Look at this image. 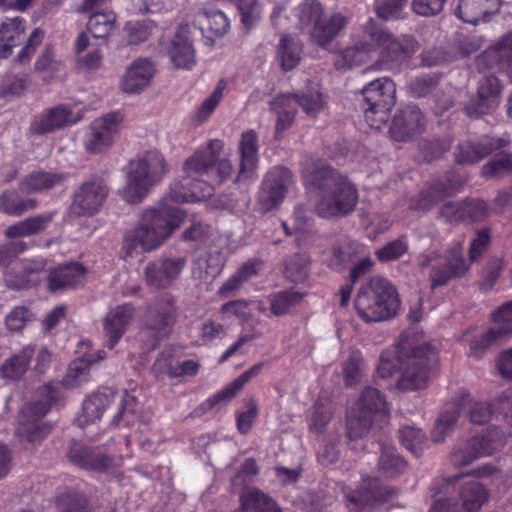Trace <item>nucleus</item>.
<instances>
[{
    "instance_id": "obj_1",
    "label": "nucleus",
    "mask_w": 512,
    "mask_h": 512,
    "mask_svg": "<svg viewBox=\"0 0 512 512\" xmlns=\"http://www.w3.org/2000/svg\"><path fill=\"white\" fill-rule=\"evenodd\" d=\"M184 200V194H177L172 190L159 201L157 206L143 210L135 226L124 234L122 250L125 256L132 257L138 253L139 248L142 252H151L179 229L186 218V213L170 202Z\"/></svg>"
},
{
    "instance_id": "obj_2",
    "label": "nucleus",
    "mask_w": 512,
    "mask_h": 512,
    "mask_svg": "<svg viewBox=\"0 0 512 512\" xmlns=\"http://www.w3.org/2000/svg\"><path fill=\"white\" fill-rule=\"evenodd\" d=\"M312 185L318 190L315 212L321 218H342L355 210L357 189L336 169L330 166L317 168L312 173Z\"/></svg>"
},
{
    "instance_id": "obj_3",
    "label": "nucleus",
    "mask_w": 512,
    "mask_h": 512,
    "mask_svg": "<svg viewBox=\"0 0 512 512\" xmlns=\"http://www.w3.org/2000/svg\"><path fill=\"white\" fill-rule=\"evenodd\" d=\"M354 305L365 322L374 323L395 317L400 308V299L389 281L373 277L360 287Z\"/></svg>"
},
{
    "instance_id": "obj_4",
    "label": "nucleus",
    "mask_w": 512,
    "mask_h": 512,
    "mask_svg": "<svg viewBox=\"0 0 512 512\" xmlns=\"http://www.w3.org/2000/svg\"><path fill=\"white\" fill-rule=\"evenodd\" d=\"M166 172L165 159L158 151H147L130 160L127 166L126 185L122 191L124 200L130 204H139Z\"/></svg>"
},
{
    "instance_id": "obj_5",
    "label": "nucleus",
    "mask_w": 512,
    "mask_h": 512,
    "mask_svg": "<svg viewBox=\"0 0 512 512\" xmlns=\"http://www.w3.org/2000/svg\"><path fill=\"white\" fill-rule=\"evenodd\" d=\"M394 360L401 371L398 389L416 390L426 386L431 367L436 362V353L427 345L412 347L403 343Z\"/></svg>"
},
{
    "instance_id": "obj_6",
    "label": "nucleus",
    "mask_w": 512,
    "mask_h": 512,
    "mask_svg": "<svg viewBox=\"0 0 512 512\" xmlns=\"http://www.w3.org/2000/svg\"><path fill=\"white\" fill-rule=\"evenodd\" d=\"M38 395L41 399L27 403L22 408L17 428V435L21 441L31 445L40 442L51 431V426L40 420L56 401L57 392L51 385L46 384L38 389Z\"/></svg>"
},
{
    "instance_id": "obj_7",
    "label": "nucleus",
    "mask_w": 512,
    "mask_h": 512,
    "mask_svg": "<svg viewBox=\"0 0 512 512\" xmlns=\"http://www.w3.org/2000/svg\"><path fill=\"white\" fill-rule=\"evenodd\" d=\"M177 307L175 299L169 294L160 297L146 310L140 337L148 350H154L166 339L176 322Z\"/></svg>"
},
{
    "instance_id": "obj_8",
    "label": "nucleus",
    "mask_w": 512,
    "mask_h": 512,
    "mask_svg": "<svg viewBox=\"0 0 512 512\" xmlns=\"http://www.w3.org/2000/svg\"><path fill=\"white\" fill-rule=\"evenodd\" d=\"M366 107H363L365 118L370 126L380 128L386 123L389 112L396 103V85L387 77L377 78L362 89Z\"/></svg>"
},
{
    "instance_id": "obj_9",
    "label": "nucleus",
    "mask_w": 512,
    "mask_h": 512,
    "mask_svg": "<svg viewBox=\"0 0 512 512\" xmlns=\"http://www.w3.org/2000/svg\"><path fill=\"white\" fill-rule=\"evenodd\" d=\"M136 398L127 392L119 399L109 388H103L93 393L83 402V417L85 422L99 420L106 411L115 410L111 423L117 425L127 414H133Z\"/></svg>"
},
{
    "instance_id": "obj_10",
    "label": "nucleus",
    "mask_w": 512,
    "mask_h": 512,
    "mask_svg": "<svg viewBox=\"0 0 512 512\" xmlns=\"http://www.w3.org/2000/svg\"><path fill=\"white\" fill-rule=\"evenodd\" d=\"M109 194L104 178L93 176L81 184L73 196L71 213L77 217L92 216L103 206Z\"/></svg>"
},
{
    "instance_id": "obj_11",
    "label": "nucleus",
    "mask_w": 512,
    "mask_h": 512,
    "mask_svg": "<svg viewBox=\"0 0 512 512\" xmlns=\"http://www.w3.org/2000/svg\"><path fill=\"white\" fill-rule=\"evenodd\" d=\"M123 116L120 112H110L96 118L90 125L85 139V148L91 154H98L110 147L118 135Z\"/></svg>"
},
{
    "instance_id": "obj_12",
    "label": "nucleus",
    "mask_w": 512,
    "mask_h": 512,
    "mask_svg": "<svg viewBox=\"0 0 512 512\" xmlns=\"http://www.w3.org/2000/svg\"><path fill=\"white\" fill-rule=\"evenodd\" d=\"M292 183L291 171L285 167H274L265 175L259 193L258 203L263 212L277 207L285 198Z\"/></svg>"
},
{
    "instance_id": "obj_13",
    "label": "nucleus",
    "mask_w": 512,
    "mask_h": 512,
    "mask_svg": "<svg viewBox=\"0 0 512 512\" xmlns=\"http://www.w3.org/2000/svg\"><path fill=\"white\" fill-rule=\"evenodd\" d=\"M509 141L504 138L489 136L478 140H466L460 142L453 152L454 161L458 165H474L497 150L508 146Z\"/></svg>"
},
{
    "instance_id": "obj_14",
    "label": "nucleus",
    "mask_w": 512,
    "mask_h": 512,
    "mask_svg": "<svg viewBox=\"0 0 512 512\" xmlns=\"http://www.w3.org/2000/svg\"><path fill=\"white\" fill-rule=\"evenodd\" d=\"M487 499V489L479 482L470 481L462 485L457 503L438 500L431 512H478Z\"/></svg>"
},
{
    "instance_id": "obj_15",
    "label": "nucleus",
    "mask_w": 512,
    "mask_h": 512,
    "mask_svg": "<svg viewBox=\"0 0 512 512\" xmlns=\"http://www.w3.org/2000/svg\"><path fill=\"white\" fill-rule=\"evenodd\" d=\"M185 264L184 257L155 259L144 268L145 283L154 289H166L179 277Z\"/></svg>"
},
{
    "instance_id": "obj_16",
    "label": "nucleus",
    "mask_w": 512,
    "mask_h": 512,
    "mask_svg": "<svg viewBox=\"0 0 512 512\" xmlns=\"http://www.w3.org/2000/svg\"><path fill=\"white\" fill-rule=\"evenodd\" d=\"M425 129V118L415 105L399 109L391 122L389 133L395 141H408Z\"/></svg>"
},
{
    "instance_id": "obj_17",
    "label": "nucleus",
    "mask_w": 512,
    "mask_h": 512,
    "mask_svg": "<svg viewBox=\"0 0 512 512\" xmlns=\"http://www.w3.org/2000/svg\"><path fill=\"white\" fill-rule=\"evenodd\" d=\"M68 458L74 465L92 471H108L115 467V459L98 448H90L80 443H72L68 450Z\"/></svg>"
},
{
    "instance_id": "obj_18",
    "label": "nucleus",
    "mask_w": 512,
    "mask_h": 512,
    "mask_svg": "<svg viewBox=\"0 0 512 512\" xmlns=\"http://www.w3.org/2000/svg\"><path fill=\"white\" fill-rule=\"evenodd\" d=\"M135 314V308L131 304H122L111 309L103 320L106 346L113 349L128 326L131 324Z\"/></svg>"
},
{
    "instance_id": "obj_19",
    "label": "nucleus",
    "mask_w": 512,
    "mask_h": 512,
    "mask_svg": "<svg viewBox=\"0 0 512 512\" xmlns=\"http://www.w3.org/2000/svg\"><path fill=\"white\" fill-rule=\"evenodd\" d=\"M72 110L63 104L42 111L30 124L29 133L41 136L72 124Z\"/></svg>"
},
{
    "instance_id": "obj_20",
    "label": "nucleus",
    "mask_w": 512,
    "mask_h": 512,
    "mask_svg": "<svg viewBox=\"0 0 512 512\" xmlns=\"http://www.w3.org/2000/svg\"><path fill=\"white\" fill-rule=\"evenodd\" d=\"M479 70L498 69L512 72V31L494 47L485 50L476 59Z\"/></svg>"
},
{
    "instance_id": "obj_21",
    "label": "nucleus",
    "mask_w": 512,
    "mask_h": 512,
    "mask_svg": "<svg viewBox=\"0 0 512 512\" xmlns=\"http://www.w3.org/2000/svg\"><path fill=\"white\" fill-rule=\"evenodd\" d=\"M45 265L43 259L23 260L15 263L3 271L4 283L12 290L24 289L35 283L33 276L43 271Z\"/></svg>"
},
{
    "instance_id": "obj_22",
    "label": "nucleus",
    "mask_w": 512,
    "mask_h": 512,
    "mask_svg": "<svg viewBox=\"0 0 512 512\" xmlns=\"http://www.w3.org/2000/svg\"><path fill=\"white\" fill-rule=\"evenodd\" d=\"M466 181V176H458L457 178L448 176L445 181L437 180L433 182L428 188L421 191L414 208L423 211L431 209L445 197L451 196Z\"/></svg>"
},
{
    "instance_id": "obj_23",
    "label": "nucleus",
    "mask_w": 512,
    "mask_h": 512,
    "mask_svg": "<svg viewBox=\"0 0 512 512\" xmlns=\"http://www.w3.org/2000/svg\"><path fill=\"white\" fill-rule=\"evenodd\" d=\"M346 505L351 511H361L366 506L384 501L388 492L382 488L378 479H369L363 483L360 489L345 492Z\"/></svg>"
},
{
    "instance_id": "obj_24",
    "label": "nucleus",
    "mask_w": 512,
    "mask_h": 512,
    "mask_svg": "<svg viewBox=\"0 0 512 512\" xmlns=\"http://www.w3.org/2000/svg\"><path fill=\"white\" fill-rule=\"evenodd\" d=\"M189 34V25L180 24L171 41L168 53L177 69H190L195 64V50L189 39Z\"/></svg>"
},
{
    "instance_id": "obj_25",
    "label": "nucleus",
    "mask_w": 512,
    "mask_h": 512,
    "mask_svg": "<svg viewBox=\"0 0 512 512\" xmlns=\"http://www.w3.org/2000/svg\"><path fill=\"white\" fill-rule=\"evenodd\" d=\"M154 74L155 68L151 61L137 59L127 68L121 81V88L125 93H139L150 84Z\"/></svg>"
},
{
    "instance_id": "obj_26",
    "label": "nucleus",
    "mask_w": 512,
    "mask_h": 512,
    "mask_svg": "<svg viewBox=\"0 0 512 512\" xmlns=\"http://www.w3.org/2000/svg\"><path fill=\"white\" fill-rule=\"evenodd\" d=\"M349 18L341 12H333L327 19L316 22L311 39L320 47H327L347 26Z\"/></svg>"
},
{
    "instance_id": "obj_27",
    "label": "nucleus",
    "mask_w": 512,
    "mask_h": 512,
    "mask_svg": "<svg viewBox=\"0 0 512 512\" xmlns=\"http://www.w3.org/2000/svg\"><path fill=\"white\" fill-rule=\"evenodd\" d=\"M500 6L501 0H460L455 13L464 22L476 24L497 13Z\"/></svg>"
},
{
    "instance_id": "obj_28",
    "label": "nucleus",
    "mask_w": 512,
    "mask_h": 512,
    "mask_svg": "<svg viewBox=\"0 0 512 512\" xmlns=\"http://www.w3.org/2000/svg\"><path fill=\"white\" fill-rule=\"evenodd\" d=\"M497 397L498 396H496L490 404H487L473 400L469 394H463L459 401L452 406L458 411V418L461 413H464L471 423L483 425L490 420L493 413L497 417H501V414L493 407V403Z\"/></svg>"
},
{
    "instance_id": "obj_29",
    "label": "nucleus",
    "mask_w": 512,
    "mask_h": 512,
    "mask_svg": "<svg viewBox=\"0 0 512 512\" xmlns=\"http://www.w3.org/2000/svg\"><path fill=\"white\" fill-rule=\"evenodd\" d=\"M85 269L78 263H70L51 270L48 275V289L51 292L74 288L84 279Z\"/></svg>"
},
{
    "instance_id": "obj_30",
    "label": "nucleus",
    "mask_w": 512,
    "mask_h": 512,
    "mask_svg": "<svg viewBox=\"0 0 512 512\" xmlns=\"http://www.w3.org/2000/svg\"><path fill=\"white\" fill-rule=\"evenodd\" d=\"M55 212L38 214L19 221L6 228L4 234L7 238L26 237L41 233L47 229L54 218Z\"/></svg>"
},
{
    "instance_id": "obj_31",
    "label": "nucleus",
    "mask_w": 512,
    "mask_h": 512,
    "mask_svg": "<svg viewBox=\"0 0 512 512\" xmlns=\"http://www.w3.org/2000/svg\"><path fill=\"white\" fill-rule=\"evenodd\" d=\"M64 180V174L40 170L25 176L19 184V191L25 194L41 192L62 184Z\"/></svg>"
},
{
    "instance_id": "obj_32",
    "label": "nucleus",
    "mask_w": 512,
    "mask_h": 512,
    "mask_svg": "<svg viewBox=\"0 0 512 512\" xmlns=\"http://www.w3.org/2000/svg\"><path fill=\"white\" fill-rule=\"evenodd\" d=\"M270 109L278 115L275 138L279 140L282 138L283 132L293 124L297 110L292 104V97L288 93L276 96L270 102Z\"/></svg>"
},
{
    "instance_id": "obj_33",
    "label": "nucleus",
    "mask_w": 512,
    "mask_h": 512,
    "mask_svg": "<svg viewBox=\"0 0 512 512\" xmlns=\"http://www.w3.org/2000/svg\"><path fill=\"white\" fill-rule=\"evenodd\" d=\"M292 104H296L310 117H315L325 106V99L316 83H309L305 90L290 94Z\"/></svg>"
},
{
    "instance_id": "obj_34",
    "label": "nucleus",
    "mask_w": 512,
    "mask_h": 512,
    "mask_svg": "<svg viewBox=\"0 0 512 512\" xmlns=\"http://www.w3.org/2000/svg\"><path fill=\"white\" fill-rule=\"evenodd\" d=\"M240 171L239 176H248L256 168L258 163V139L253 130H248L241 135L239 142Z\"/></svg>"
},
{
    "instance_id": "obj_35",
    "label": "nucleus",
    "mask_w": 512,
    "mask_h": 512,
    "mask_svg": "<svg viewBox=\"0 0 512 512\" xmlns=\"http://www.w3.org/2000/svg\"><path fill=\"white\" fill-rule=\"evenodd\" d=\"M34 353L33 347L26 346L18 353L7 358L0 367V376L10 381L20 379L26 373Z\"/></svg>"
},
{
    "instance_id": "obj_36",
    "label": "nucleus",
    "mask_w": 512,
    "mask_h": 512,
    "mask_svg": "<svg viewBox=\"0 0 512 512\" xmlns=\"http://www.w3.org/2000/svg\"><path fill=\"white\" fill-rule=\"evenodd\" d=\"M25 32V23L21 17L6 19L0 24V58H7L19 43Z\"/></svg>"
},
{
    "instance_id": "obj_37",
    "label": "nucleus",
    "mask_w": 512,
    "mask_h": 512,
    "mask_svg": "<svg viewBox=\"0 0 512 512\" xmlns=\"http://www.w3.org/2000/svg\"><path fill=\"white\" fill-rule=\"evenodd\" d=\"M104 351H98L97 358L93 354L85 355L81 359H77L69 365L68 371L63 379V385L72 388L88 381L89 367L105 358Z\"/></svg>"
},
{
    "instance_id": "obj_38",
    "label": "nucleus",
    "mask_w": 512,
    "mask_h": 512,
    "mask_svg": "<svg viewBox=\"0 0 512 512\" xmlns=\"http://www.w3.org/2000/svg\"><path fill=\"white\" fill-rule=\"evenodd\" d=\"M216 160L217 155L213 151L195 152L184 163L185 178L203 175L210 178L211 174L214 173Z\"/></svg>"
},
{
    "instance_id": "obj_39",
    "label": "nucleus",
    "mask_w": 512,
    "mask_h": 512,
    "mask_svg": "<svg viewBox=\"0 0 512 512\" xmlns=\"http://www.w3.org/2000/svg\"><path fill=\"white\" fill-rule=\"evenodd\" d=\"M240 502L246 512H282L277 503L267 494L255 487L247 488L240 495Z\"/></svg>"
},
{
    "instance_id": "obj_40",
    "label": "nucleus",
    "mask_w": 512,
    "mask_h": 512,
    "mask_svg": "<svg viewBox=\"0 0 512 512\" xmlns=\"http://www.w3.org/2000/svg\"><path fill=\"white\" fill-rule=\"evenodd\" d=\"M408 468L407 462L393 446L383 444L378 459V469L386 477L394 478L404 473Z\"/></svg>"
},
{
    "instance_id": "obj_41",
    "label": "nucleus",
    "mask_w": 512,
    "mask_h": 512,
    "mask_svg": "<svg viewBox=\"0 0 512 512\" xmlns=\"http://www.w3.org/2000/svg\"><path fill=\"white\" fill-rule=\"evenodd\" d=\"M358 249L359 245L356 242L349 240L337 242L331 248L328 266L335 271H343L354 262Z\"/></svg>"
},
{
    "instance_id": "obj_42",
    "label": "nucleus",
    "mask_w": 512,
    "mask_h": 512,
    "mask_svg": "<svg viewBox=\"0 0 512 512\" xmlns=\"http://www.w3.org/2000/svg\"><path fill=\"white\" fill-rule=\"evenodd\" d=\"M416 50L417 43L412 37L405 36L401 39H396L391 34L390 39L382 48L381 55L383 59L401 62L407 59Z\"/></svg>"
},
{
    "instance_id": "obj_43",
    "label": "nucleus",
    "mask_w": 512,
    "mask_h": 512,
    "mask_svg": "<svg viewBox=\"0 0 512 512\" xmlns=\"http://www.w3.org/2000/svg\"><path fill=\"white\" fill-rule=\"evenodd\" d=\"M36 206L35 199L23 198L16 190H6L0 194V212L4 214L20 216Z\"/></svg>"
},
{
    "instance_id": "obj_44",
    "label": "nucleus",
    "mask_w": 512,
    "mask_h": 512,
    "mask_svg": "<svg viewBox=\"0 0 512 512\" xmlns=\"http://www.w3.org/2000/svg\"><path fill=\"white\" fill-rule=\"evenodd\" d=\"M193 23L202 33L205 31L204 26L207 25V30L212 31L217 36L224 35L229 29V20L219 10H199L194 16Z\"/></svg>"
},
{
    "instance_id": "obj_45",
    "label": "nucleus",
    "mask_w": 512,
    "mask_h": 512,
    "mask_svg": "<svg viewBox=\"0 0 512 512\" xmlns=\"http://www.w3.org/2000/svg\"><path fill=\"white\" fill-rule=\"evenodd\" d=\"M471 439L480 458L493 454L505 445V435L498 427L487 429Z\"/></svg>"
},
{
    "instance_id": "obj_46",
    "label": "nucleus",
    "mask_w": 512,
    "mask_h": 512,
    "mask_svg": "<svg viewBox=\"0 0 512 512\" xmlns=\"http://www.w3.org/2000/svg\"><path fill=\"white\" fill-rule=\"evenodd\" d=\"M116 28V15L112 11L96 12L87 23L88 32L96 39L105 40Z\"/></svg>"
},
{
    "instance_id": "obj_47",
    "label": "nucleus",
    "mask_w": 512,
    "mask_h": 512,
    "mask_svg": "<svg viewBox=\"0 0 512 512\" xmlns=\"http://www.w3.org/2000/svg\"><path fill=\"white\" fill-rule=\"evenodd\" d=\"M391 33L377 23L374 19L370 18L363 28L362 48L371 53L378 48H383L385 43L390 39Z\"/></svg>"
},
{
    "instance_id": "obj_48",
    "label": "nucleus",
    "mask_w": 512,
    "mask_h": 512,
    "mask_svg": "<svg viewBox=\"0 0 512 512\" xmlns=\"http://www.w3.org/2000/svg\"><path fill=\"white\" fill-rule=\"evenodd\" d=\"M372 415L354 408L347 416L346 434L350 440L361 439L368 434L373 422Z\"/></svg>"
},
{
    "instance_id": "obj_49",
    "label": "nucleus",
    "mask_w": 512,
    "mask_h": 512,
    "mask_svg": "<svg viewBox=\"0 0 512 512\" xmlns=\"http://www.w3.org/2000/svg\"><path fill=\"white\" fill-rule=\"evenodd\" d=\"M356 408L372 416L386 413L387 403L381 392L374 387H366L356 403Z\"/></svg>"
},
{
    "instance_id": "obj_50",
    "label": "nucleus",
    "mask_w": 512,
    "mask_h": 512,
    "mask_svg": "<svg viewBox=\"0 0 512 512\" xmlns=\"http://www.w3.org/2000/svg\"><path fill=\"white\" fill-rule=\"evenodd\" d=\"M481 176L501 179L512 174V153H499L481 167Z\"/></svg>"
},
{
    "instance_id": "obj_51",
    "label": "nucleus",
    "mask_w": 512,
    "mask_h": 512,
    "mask_svg": "<svg viewBox=\"0 0 512 512\" xmlns=\"http://www.w3.org/2000/svg\"><path fill=\"white\" fill-rule=\"evenodd\" d=\"M174 191L175 193H182L185 195V200L180 201L179 203L188 201V193L194 197H208L212 195V186L207 183L206 180H199L197 177L192 178H183L180 183H175L169 190V192ZM172 205H175L177 202H170Z\"/></svg>"
},
{
    "instance_id": "obj_52",
    "label": "nucleus",
    "mask_w": 512,
    "mask_h": 512,
    "mask_svg": "<svg viewBox=\"0 0 512 512\" xmlns=\"http://www.w3.org/2000/svg\"><path fill=\"white\" fill-rule=\"evenodd\" d=\"M399 440L402 445L416 457L422 455L427 443V438L422 430L410 425L400 428Z\"/></svg>"
},
{
    "instance_id": "obj_53",
    "label": "nucleus",
    "mask_w": 512,
    "mask_h": 512,
    "mask_svg": "<svg viewBox=\"0 0 512 512\" xmlns=\"http://www.w3.org/2000/svg\"><path fill=\"white\" fill-rule=\"evenodd\" d=\"M506 340L498 333L493 327H491L481 337H475L470 342L469 355L480 358L489 350L502 345Z\"/></svg>"
},
{
    "instance_id": "obj_54",
    "label": "nucleus",
    "mask_w": 512,
    "mask_h": 512,
    "mask_svg": "<svg viewBox=\"0 0 512 512\" xmlns=\"http://www.w3.org/2000/svg\"><path fill=\"white\" fill-rule=\"evenodd\" d=\"M301 47L299 43L284 36L278 46V58L283 70L294 69L300 61Z\"/></svg>"
},
{
    "instance_id": "obj_55",
    "label": "nucleus",
    "mask_w": 512,
    "mask_h": 512,
    "mask_svg": "<svg viewBox=\"0 0 512 512\" xmlns=\"http://www.w3.org/2000/svg\"><path fill=\"white\" fill-rule=\"evenodd\" d=\"M458 422V411L451 406L446 409L437 419L432 431L431 439L435 443L445 440L449 433L456 427Z\"/></svg>"
},
{
    "instance_id": "obj_56",
    "label": "nucleus",
    "mask_w": 512,
    "mask_h": 512,
    "mask_svg": "<svg viewBox=\"0 0 512 512\" xmlns=\"http://www.w3.org/2000/svg\"><path fill=\"white\" fill-rule=\"evenodd\" d=\"M309 271V257L305 253H296L285 261V275L292 282H303Z\"/></svg>"
},
{
    "instance_id": "obj_57",
    "label": "nucleus",
    "mask_w": 512,
    "mask_h": 512,
    "mask_svg": "<svg viewBox=\"0 0 512 512\" xmlns=\"http://www.w3.org/2000/svg\"><path fill=\"white\" fill-rule=\"evenodd\" d=\"M479 458L471 438L458 443L450 453V462L454 467L470 465Z\"/></svg>"
},
{
    "instance_id": "obj_58",
    "label": "nucleus",
    "mask_w": 512,
    "mask_h": 512,
    "mask_svg": "<svg viewBox=\"0 0 512 512\" xmlns=\"http://www.w3.org/2000/svg\"><path fill=\"white\" fill-rule=\"evenodd\" d=\"M303 298V294L295 291H282L270 299V310L275 316H281L290 311Z\"/></svg>"
},
{
    "instance_id": "obj_59",
    "label": "nucleus",
    "mask_w": 512,
    "mask_h": 512,
    "mask_svg": "<svg viewBox=\"0 0 512 512\" xmlns=\"http://www.w3.org/2000/svg\"><path fill=\"white\" fill-rule=\"evenodd\" d=\"M215 260L211 256H201L193 261L192 264V277L200 282L209 283L219 273V266L214 265L212 262Z\"/></svg>"
},
{
    "instance_id": "obj_60",
    "label": "nucleus",
    "mask_w": 512,
    "mask_h": 512,
    "mask_svg": "<svg viewBox=\"0 0 512 512\" xmlns=\"http://www.w3.org/2000/svg\"><path fill=\"white\" fill-rule=\"evenodd\" d=\"M225 87L226 82L223 79H221L217 83V86L215 87L212 94L208 98H206L198 107L195 114V120L198 123L204 122L213 113V111L215 110V108L220 103L223 97V90L225 89Z\"/></svg>"
},
{
    "instance_id": "obj_61",
    "label": "nucleus",
    "mask_w": 512,
    "mask_h": 512,
    "mask_svg": "<svg viewBox=\"0 0 512 512\" xmlns=\"http://www.w3.org/2000/svg\"><path fill=\"white\" fill-rule=\"evenodd\" d=\"M493 328L507 341L512 336V300L493 313Z\"/></svg>"
},
{
    "instance_id": "obj_62",
    "label": "nucleus",
    "mask_w": 512,
    "mask_h": 512,
    "mask_svg": "<svg viewBox=\"0 0 512 512\" xmlns=\"http://www.w3.org/2000/svg\"><path fill=\"white\" fill-rule=\"evenodd\" d=\"M408 250V244L403 237L393 240L376 251V256L381 262H389L399 259Z\"/></svg>"
},
{
    "instance_id": "obj_63",
    "label": "nucleus",
    "mask_w": 512,
    "mask_h": 512,
    "mask_svg": "<svg viewBox=\"0 0 512 512\" xmlns=\"http://www.w3.org/2000/svg\"><path fill=\"white\" fill-rule=\"evenodd\" d=\"M502 269L503 264L501 259L492 258L489 260L482 270L481 278L479 280L480 289L483 291L491 290L499 278Z\"/></svg>"
},
{
    "instance_id": "obj_64",
    "label": "nucleus",
    "mask_w": 512,
    "mask_h": 512,
    "mask_svg": "<svg viewBox=\"0 0 512 512\" xmlns=\"http://www.w3.org/2000/svg\"><path fill=\"white\" fill-rule=\"evenodd\" d=\"M58 512H89L86 498L80 494H67L61 496Z\"/></svg>"
}]
</instances>
